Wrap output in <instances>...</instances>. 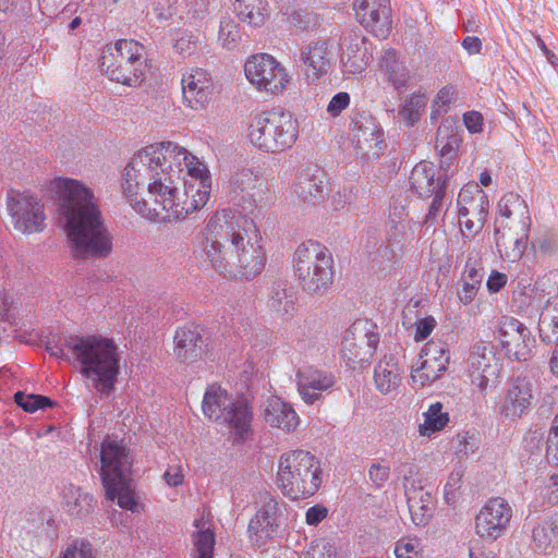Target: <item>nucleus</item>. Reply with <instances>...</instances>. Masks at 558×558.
<instances>
[{
    "label": "nucleus",
    "instance_id": "nucleus-1",
    "mask_svg": "<svg viewBox=\"0 0 558 558\" xmlns=\"http://www.w3.org/2000/svg\"><path fill=\"white\" fill-rule=\"evenodd\" d=\"M205 260L223 277L251 279L266 265L263 238L253 219L231 208L218 210L207 222Z\"/></svg>",
    "mask_w": 558,
    "mask_h": 558
},
{
    "label": "nucleus",
    "instance_id": "nucleus-2",
    "mask_svg": "<svg viewBox=\"0 0 558 558\" xmlns=\"http://www.w3.org/2000/svg\"><path fill=\"white\" fill-rule=\"evenodd\" d=\"M57 214L74 259H104L113 250L110 232L94 191L75 179L56 181Z\"/></svg>",
    "mask_w": 558,
    "mask_h": 558
},
{
    "label": "nucleus",
    "instance_id": "nucleus-3",
    "mask_svg": "<svg viewBox=\"0 0 558 558\" xmlns=\"http://www.w3.org/2000/svg\"><path fill=\"white\" fill-rule=\"evenodd\" d=\"M166 142L149 145L136 153L126 165L122 191L130 206L155 221L171 222L175 184L168 171Z\"/></svg>",
    "mask_w": 558,
    "mask_h": 558
},
{
    "label": "nucleus",
    "instance_id": "nucleus-4",
    "mask_svg": "<svg viewBox=\"0 0 558 558\" xmlns=\"http://www.w3.org/2000/svg\"><path fill=\"white\" fill-rule=\"evenodd\" d=\"M168 171L174 175L175 193L171 222L185 219L203 208L210 196L211 175L206 163L186 148L166 142Z\"/></svg>",
    "mask_w": 558,
    "mask_h": 558
},
{
    "label": "nucleus",
    "instance_id": "nucleus-5",
    "mask_svg": "<svg viewBox=\"0 0 558 558\" xmlns=\"http://www.w3.org/2000/svg\"><path fill=\"white\" fill-rule=\"evenodd\" d=\"M65 348L80 374L101 395H110L120 373V353L113 339L101 335L69 336Z\"/></svg>",
    "mask_w": 558,
    "mask_h": 558
},
{
    "label": "nucleus",
    "instance_id": "nucleus-6",
    "mask_svg": "<svg viewBox=\"0 0 558 558\" xmlns=\"http://www.w3.org/2000/svg\"><path fill=\"white\" fill-rule=\"evenodd\" d=\"M100 461V475L108 499H117L121 508L134 511L137 504L131 480L132 462L125 447L121 441L105 439L101 444Z\"/></svg>",
    "mask_w": 558,
    "mask_h": 558
},
{
    "label": "nucleus",
    "instance_id": "nucleus-7",
    "mask_svg": "<svg viewBox=\"0 0 558 558\" xmlns=\"http://www.w3.org/2000/svg\"><path fill=\"white\" fill-rule=\"evenodd\" d=\"M319 460L306 450H292L279 459L277 484L284 496L300 499L313 496L322 484Z\"/></svg>",
    "mask_w": 558,
    "mask_h": 558
},
{
    "label": "nucleus",
    "instance_id": "nucleus-8",
    "mask_svg": "<svg viewBox=\"0 0 558 558\" xmlns=\"http://www.w3.org/2000/svg\"><path fill=\"white\" fill-rule=\"evenodd\" d=\"M299 135V123L283 109L263 111L251 120L247 129L250 143L263 153L278 154L293 146Z\"/></svg>",
    "mask_w": 558,
    "mask_h": 558
},
{
    "label": "nucleus",
    "instance_id": "nucleus-9",
    "mask_svg": "<svg viewBox=\"0 0 558 558\" xmlns=\"http://www.w3.org/2000/svg\"><path fill=\"white\" fill-rule=\"evenodd\" d=\"M145 47L133 39H119L107 45L100 57V69L110 81L136 87L146 73Z\"/></svg>",
    "mask_w": 558,
    "mask_h": 558
},
{
    "label": "nucleus",
    "instance_id": "nucleus-10",
    "mask_svg": "<svg viewBox=\"0 0 558 558\" xmlns=\"http://www.w3.org/2000/svg\"><path fill=\"white\" fill-rule=\"evenodd\" d=\"M294 271L304 291L323 294L332 283V255L325 245L316 241L303 242L294 253Z\"/></svg>",
    "mask_w": 558,
    "mask_h": 558
},
{
    "label": "nucleus",
    "instance_id": "nucleus-11",
    "mask_svg": "<svg viewBox=\"0 0 558 558\" xmlns=\"http://www.w3.org/2000/svg\"><path fill=\"white\" fill-rule=\"evenodd\" d=\"M203 412L216 423L227 425L236 439H245L251 432L252 411L247 404L217 385L206 389Z\"/></svg>",
    "mask_w": 558,
    "mask_h": 558
},
{
    "label": "nucleus",
    "instance_id": "nucleus-12",
    "mask_svg": "<svg viewBox=\"0 0 558 558\" xmlns=\"http://www.w3.org/2000/svg\"><path fill=\"white\" fill-rule=\"evenodd\" d=\"M231 199L248 213L270 206L275 202L271 182L258 169L236 170L229 181Z\"/></svg>",
    "mask_w": 558,
    "mask_h": 558
},
{
    "label": "nucleus",
    "instance_id": "nucleus-13",
    "mask_svg": "<svg viewBox=\"0 0 558 558\" xmlns=\"http://www.w3.org/2000/svg\"><path fill=\"white\" fill-rule=\"evenodd\" d=\"M379 343L375 324L367 319L355 320L344 332L341 355L351 368L368 364Z\"/></svg>",
    "mask_w": 558,
    "mask_h": 558
},
{
    "label": "nucleus",
    "instance_id": "nucleus-14",
    "mask_svg": "<svg viewBox=\"0 0 558 558\" xmlns=\"http://www.w3.org/2000/svg\"><path fill=\"white\" fill-rule=\"evenodd\" d=\"M7 207L17 231L31 234L45 229L44 203L29 192L10 190L7 194Z\"/></svg>",
    "mask_w": 558,
    "mask_h": 558
},
{
    "label": "nucleus",
    "instance_id": "nucleus-15",
    "mask_svg": "<svg viewBox=\"0 0 558 558\" xmlns=\"http://www.w3.org/2000/svg\"><path fill=\"white\" fill-rule=\"evenodd\" d=\"M280 502L269 493H263L257 500V510L247 525V539L254 547H265L278 533Z\"/></svg>",
    "mask_w": 558,
    "mask_h": 558
},
{
    "label": "nucleus",
    "instance_id": "nucleus-16",
    "mask_svg": "<svg viewBox=\"0 0 558 558\" xmlns=\"http://www.w3.org/2000/svg\"><path fill=\"white\" fill-rule=\"evenodd\" d=\"M246 78L259 90L280 93L289 83L286 69L268 53L254 54L244 64Z\"/></svg>",
    "mask_w": 558,
    "mask_h": 558
},
{
    "label": "nucleus",
    "instance_id": "nucleus-17",
    "mask_svg": "<svg viewBox=\"0 0 558 558\" xmlns=\"http://www.w3.org/2000/svg\"><path fill=\"white\" fill-rule=\"evenodd\" d=\"M351 133L352 144L361 158L372 160L384 153V132L372 114L365 111L355 113L351 121Z\"/></svg>",
    "mask_w": 558,
    "mask_h": 558
},
{
    "label": "nucleus",
    "instance_id": "nucleus-18",
    "mask_svg": "<svg viewBox=\"0 0 558 558\" xmlns=\"http://www.w3.org/2000/svg\"><path fill=\"white\" fill-rule=\"evenodd\" d=\"M501 371V363L496 357L494 348L487 343L475 344L468 357V373L471 384L484 393L495 387Z\"/></svg>",
    "mask_w": 558,
    "mask_h": 558
},
{
    "label": "nucleus",
    "instance_id": "nucleus-19",
    "mask_svg": "<svg viewBox=\"0 0 558 558\" xmlns=\"http://www.w3.org/2000/svg\"><path fill=\"white\" fill-rule=\"evenodd\" d=\"M512 508L500 497L488 499L475 515V533L484 539L496 541L510 525Z\"/></svg>",
    "mask_w": 558,
    "mask_h": 558
},
{
    "label": "nucleus",
    "instance_id": "nucleus-20",
    "mask_svg": "<svg viewBox=\"0 0 558 558\" xmlns=\"http://www.w3.org/2000/svg\"><path fill=\"white\" fill-rule=\"evenodd\" d=\"M497 338L509 357L526 361L535 345L530 329L511 316H502L498 322Z\"/></svg>",
    "mask_w": 558,
    "mask_h": 558
},
{
    "label": "nucleus",
    "instance_id": "nucleus-21",
    "mask_svg": "<svg viewBox=\"0 0 558 558\" xmlns=\"http://www.w3.org/2000/svg\"><path fill=\"white\" fill-rule=\"evenodd\" d=\"M450 353L447 343L428 341L421 351L417 366L412 369L411 379L414 385L424 387L437 380L447 371Z\"/></svg>",
    "mask_w": 558,
    "mask_h": 558
},
{
    "label": "nucleus",
    "instance_id": "nucleus-22",
    "mask_svg": "<svg viewBox=\"0 0 558 558\" xmlns=\"http://www.w3.org/2000/svg\"><path fill=\"white\" fill-rule=\"evenodd\" d=\"M340 62L348 74H361L372 59V44L357 28L342 32L339 39Z\"/></svg>",
    "mask_w": 558,
    "mask_h": 558
},
{
    "label": "nucleus",
    "instance_id": "nucleus-23",
    "mask_svg": "<svg viewBox=\"0 0 558 558\" xmlns=\"http://www.w3.org/2000/svg\"><path fill=\"white\" fill-rule=\"evenodd\" d=\"M357 21L374 36L387 38L392 29L390 0H354Z\"/></svg>",
    "mask_w": 558,
    "mask_h": 558
},
{
    "label": "nucleus",
    "instance_id": "nucleus-24",
    "mask_svg": "<svg viewBox=\"0 0 558 558\" xmlns=\"http://www.w3.org/2000/svg\"><path fill=\"white\" fill-rule=\"evenodd\" d=\"M533 383L526 377L513 378L500 401L499 412L505 417H521L532 405Z\"/></svg>",
    "mask_w": 558,
    "mask_h": 558
},
{
    "label": "nucleus",
    "instance_id": "nucleus-25",
    "mask_svg": "<svg viewBox=\"0 0 558 558\" xmlns=\"http://www.w3.org/2000/svg\"><path fill=\"white\" fill-rule=\"evenodd\" d=\"M183 104L193 110L204 109L211 95V80L202 69H191L181 78Z\"/></svg>",
    "mask_w": 558,
    "mask_h": 558
},
{
    "label": "nucleus",
    "instance_id": "nucleus-26",
    "mask_svg": "<svg viewBox=\"0 0 558 558\" xmlns=\"http://www.w3.org/2000/svg\"><path fill=\"white\" fill-rule=\"evenodd\" d=\"M295 378L298 391L307 404H314L322 398L324 391L329 390L336 384V377L332 373L313 366L300 368Z\"/></svg>",
    "mask_w": 558,
    "mask_h": 558
},
{
    "label": "nucleus",
    "instance_id": "nucleus-27",
    "mask_svg": "<svg viewBox=\"0 0 558 558\" xmlns=\"http://www.w3.org/2000/svg\"><path fill=\"white\" fill-rule=\"evenodd\" d=\"M173 353L183 363H193L201 359L205 352L203 329L193 324L179 327L173 336Z\"/></svg>",
    "mask_w": 558,
    "mask_h": 558
},
{
    "label": "nucleus",
    "instance_id": "nucleus-28",
    "mask_svg": "<svg viewBox=\"0 0 558 558\" xmlns=\"http://www.w3.org/2000/svg\"><path fill=\"white\" fill-rule=\"evenodd\" d=\"M294 193L305 205L315 206L324 202L327 197L324 170L317 166L303 169L294 183Z\"/></svg>",
    "mask_w": 558,
    "mask_h": 558
},
{
    "label": "nucleus",
    "instance_id": "nucleus-29",
    "mask_svg": "<svg viewBox=\"0 0 558 558\" xmlns=\"http://www.w3.org/2000/svg\"><path fill=\"white\" fill-rule=\"evenodd\" d=\"M300 60L308 82H316L331 68L332 52L327 40L310 43L301 49Z\"/></svg>",
    "mask_w": 558,
    "mask_h": 558
},
{
    "label": "nucleus",
    "instance_id": "nucleus-30",
    "mask_svg": "<svg viewBox=\"0 0 558 558\" xmlns=\"http://www.w3.org/2000/svg\"><path fill=\"white\" fill-rule=\"evenodd\" d=\"M410 183L422 198H429L446 191V179L437 174L435 166L429 161H421L412 169Z\"/></svg>",
    "mask_w": 558,
    "mask_h": 558
},
{
    "label": "nucleus",
    "instance_id": "nucleus-31",
    "mask_svg": "<svg viewBox=\"0 0 558 558\" xmlns=\"http://www.w3.org/2000/svg\"><path fill=\"white\" fill-rule=\"evenodd\" d=\"M267 307L276 317L291 319L298 310L293 287L282 281L275 282L268 294Z\"/></svg>",
    "mask_w": 558,
    "mask_h": 558
},
{
    "label": "nucleus",
    "instance_id": "nucleus-32",
    "mask_svg": "<svg viewBox=\"0 0 558 558\" xmlns=\"http://www.w3.org/2000/svg\"><path fill=\"white\" fill-rule=\"evenodd\" d=\"M374 384L383 395L395 392L401 384V369L398 360L392 354H385L374 367Z\"/></svg>",
    "mask_w": 558,
    "mask_h": 558
},
{
    "label": "nucleus",
    "instance_id": "nucleus-33",
    "mask_svg": "<svg viewBox=\"0 0 558 558\" xmlns=\"http://www.w3.org/2000/svg\"><path fill=\"white\" fill-rule=\"evenodd\" d=\"M264 417L270 426L281 428L286 432L294 430L300 422L291 404L282 401L278 397L268 399Z\"/></svg>",
    "mask_w": 558,
    "mask_h": 558
},
{
    "label": "nucleus",
    "instance_id": "nucleus-34",
    "mask_svg": "<svg viewBox=\"0 0 558 558\" xmlns=\"http://www.w3.org/2000/svg\"><path fill=\"white\" fill-rule=\"evenodd\" d=\"M380 66L384 75L392 84L398 94L403 93L413 85V76L408 66L399 60L396 50L388 49L385 51Z\"/></svg>",
    "mask_w": 558,
    "mask_h": 558
},
{
    "label": "nucleus",
    "instance_id": "nucleus-35",
    "mask_svg": "<svg viewBox=\"0 0 558 558\" xmlns=\"http://www.w3.org/2000/svg\"><path fill=\"white\" fill-rule=\"evenodd\" d=\"M405 497L413 522L416 525H425L434 512L433 495L422 486L405 493Z\"/></svg>",
    "mask_w": 558,
    "mask_h": 558
},
{
    "label": "nucleus",
    "instance_id": "nucleus-36",
    "mask_svg": "<svg viewBox=\"0 0 558 558\" xmlns=\"http://www.w3.org/2000/svg\"><path fill=\"white\" fill-rule=\"evenodd\" d=\"M62 508L72 517L83 518L94 508V498L87 493H82L81 488L66 484L61 492Z\"/></svg>",
    "mask_w": 558,
    "mask_h": 558
},
{
    "label": "nucleus",
    "instance_id": "nucleus-37",
    "mask_svg": "<svg viewBox=\"0 0 558 558\" xmlns=\"http://www.w3.org/2000/svg\"><path fill=\"white\" fill-rule=\"evenodd\" d=\"M417 222L413 220H395L390 218L389 229L387 234V248L392 254H398L404 251V248L414 239L415 228Z\"/></svg>",
    "mask_w": 558,
    "mask_h": 558
},
{
    "label": "nucleus",
    "instance_id": "nucleus-38",
    "mask_svg": "<svg viewBox=\"0 0 558 558\" xmlns=\"http://www.w3.org/2000/svg\"><path fill=\"white\" fill-rule=\"evenodd\" d=\"M238 17L251 26H262L268 17L267 0H233Z\"/></svg>",
    "mask_w": 558,
    "mask_h": 558
},
{
    "label": "nucleus",
    "instance_id": "nucleus-39",
    "mask_svg": "<svg viewBox=\"0 0 558 558\" xmlns=\"http://www.w3.org/2000/svg\"><path fill=\"white\" fill-rule=\"evenodd\" d=\"M537 317L542 340L551 342L554 338H558V295L547 300Z\"/></svg>",
    "mask_w": 558,
    "mask_h": 558
},
{
    "label": "nucleus",
    "instance_id": "nucleus-40",
    "mask_svg": "<svg viewBox=\"0 0 558 558\" xmlns=\"http://www.w3.org/2000/svg\"><path fill=\"white\" fill-rule=\"evenodd\" d=\"M534 547L548 554L558 547V521L544 520L532 529Z\"/></svg>",
    "mask_w": 558,
    "mask_h": 558
},
{
    "label": "nucleus",
    "instance_id": "nucleus-41",
    "mask_svg": "<svg viewBox=\"0 0 558 558\" xmlns=\"http://www.w3.org/2000/svg\"><path fill=\"white\" fill-rule=\"evenodd\" d=\"M461 137L449 120H446L438 128L436 133V149L439 151L441 161L451 160L460 146Z\"/></svg>",
    "mask_w": 558,
    "mask_h": 558
},
{
    "label": "nucleus",
    "instance_id": "nucleus-42",
    "mask_svg": "<svg viewBox=\"0 0 558 558\" xmlns=\"http://www.w3.org/2000/svg\"><path fill=\"white\" fill-rule=\"evenodd\" d=\"M428 98L425 93L417 90L405 97L399 105L398 113L408 126L416 124L425 111Z\"/></svg>",
    "mask_w": 558,
    "mask_h": 558
},
{
    "label": "nucleus",
    "instance_id": "nucleus-43",
    "mask_svg": "<svg viewBox=\"0 0 558 558\" xmlns=\"http://www.w3.org/2000/svg\"><path fill=\"white\" fill-rule=\"evenodd\" d=\"M488 213V207L473 204L471 208L462 207L459 209V225L461 232L468 236L477 234L484 227Z\"/></svg>",
    "mask_w": 558,
    "mask_h": 558
},
{
    "label": "nucleus",
    "instance_id": "nucleus-44",
    "mask_svg": "<svg viewBox=\"0 0 558 558\" xmlns=\"http://www.w3.org/2000/svg\"><path fill=\"white\" fill-rule=\"evenodd\" d=\"M196 532L193 534V558H214L215 533L203 519L194 521Z\"/></svg>",
    "mask_w": 558,
    "mask_h": 558
},
{
    "label": "nucleus",
    "instance_id": "nucleus-45",
    "mask_svg": "<svg viewBox=\"0 0 558 558\" xmlns=\"http://www.w3.org/2000/svg\"><path fill=\"white\" fill-rule=\"evenodd\" d=\"M449 423V413L442 411V403H432L424 413V423L418 426V433L424 437L442 430Z\"/></svg>",
    "mask_w": 558,
    "mask_h": 558
},
{
    "label": "nucleus",
    "instance_id": "nucleus-46",
    "mask_svg": "<svg viewBox=\"0 0 558 558\" xmlns=\"http://www.w3.org/2000/svg\"><path fill=\"white\" fill-rule=\"evenodd\" d=\"M513 305L519 313L529 317H537L541 308V299L537 298L534 289L524 288L513 292Z\"/></svg>",
    "mask_w": 558,
    "mask_h": 558
},
{
    "label": "nucleus",
    "instance_id": "nucleus-47",
    "mask_svg": "<svg viewBox=\"0 0 558 558\" xmlns=\"http://www.w3.org/2000/svg\"><path fill=\"white\" fill-rule=\"evenodd\" d=\"M484 267L482 262L481 248L469 246L466 250V260L461 280H469L482 284L484 279Z\"/></svg>",
    "mask_w": 558,
    "mask_h": 558
},
{
    "label": "nucleus",
    "instance_id": "nucleus-48",
    "mask_svg": "<svg viewBox=\"0 0 558 558\" xmlns=\"http://www.w3.org/2000/svg\"><path fill=\"white\" fill-rule=\"evenodd\" d=\"M240 25L230 16L220 21L218 40L225 49L234 50L241 41Z\"/></svg>",
    "mask_w": 558,
    "mask_h": 558
},
{
    "label": "nucleus",
    "instance_id": "nucleus-49",
    "mask_svg": "<svg viewBox=\"0 0 558 558\" xmlns=\"http://www.w3.org/2000/svg\"><path fill=\"white\" fill-rule=\"evenodd\" d=\"M396 472L401 477L404 494L415 488L422 487V477L420 474V468L412 461H405L398 464Z\"/></svg>",
    "mask_w": 558,
    "mask_h": 558
},
{
    "label": "nucleus",
    "instance_id": "nucleus-50",
    "mask_svg": "<svg viewBox=\"0 0 558 558\" xmlns=\"http://www.w3.org/2000/svg\"><path fill=\"white\" fill-rule=\"evenodd\" d=\"M463 476L464 470L462 466L454 468L449 474L444 487V499L447 505L452 506L458 501Z\"/></svg>",
    "mask_w": 558,
    "mask_h": 558
},
{
    "label": "nucleus",
    "instance_id": "nucleus-51",
    "mask_svg": "<svg viewBox=\"0 0 558 558\" xmlns=\"http://www.w3.org/2000/svg\"><path fill=\"white\" fill-rule=\"evenodd\" d=\"M14 401L24 411L29 413H34L39 409L51 408L53 405V401L48 397L40 395H25L22 391H17L14 395Z\"/></svg>",
    "mask_w": 558,
    "mask_h": 558
},
{
    "label": "nucleus",
    "instance_id": "nucleus-52",
    "mask_svg": "<svg viewBox=\"0 0 558 558\" xmlns=\"http://www.w3.org/2000/svg\"><path fill=\"white\" fill-rule=\"evenodd\" d=\"M397 558H424V546L416 537H403L396 543Z\"/></svg>",
    "mask_w": 558,
    "mask_h": 558
},
{
    "label": "nucleus",
    "instance_id": "nucleus-53",
    "mask_svg": "<svg viewBox=\"0 0 558 558\" xmlns=\"http://www.w3.org/2000/svg\"><path fill=\"white\" fill-rule=\"evenodd\" d=\"M527 223L524 221L521 228V235L512 236L507 235L505 232L500 234L499 229L496 230V246L501 252L502 248L507 250L509 244H513V255L521 256L523 240L527 236Z\"/></svg>",
    "mask_w": 558,
    "mask_h": 558
},
{
    "label": "nucleus",
    "instance_id": "nucleus-54",
    "mask_svg": "<svg viewBox=\"0 0 558 558\" xmlns=\"http://www.w3.org/2000/svg\"><path fill=\"white\" fill-rule=\"evenodd\" d=\"M299 558H336V549L329 542L319 539L303 550Z\"/></svg>",
    "mask_w": 558,
    "mask_h": 558
},
{
    "label": "nucleus",
    "instance_id": "nucleus-55",
    "mask_svg": "<svg viewBox=\"0 0 558 558\" xmlns=\"http://www.w3.org/2000/svg\"><path fill=\"white\" fill-rule=\"evenodd\" d=\"M475 194H473V187H463L458 196L459 209L462 207L471 208L473 204L483 205L488 207V202L482 190L477 186L474 187Z\"/></svg>",
    "mask_w": 558,
    "mask_h": 558
},
{
    "label": "nucleus",
    "instance_id": "nucleus-56",
    "mask_svg": "<svg viewBox=\"0 0 558 558\" xmlns=\"http://www.w3.org/2000/svg\"><path fill=\"white\" fill-rule=\"evenodd\" d=\"M454 87L452 85L444 86L436 95L433 101V110L430 113V119L435 120L437 116L442 112H447V107L453 99Z\"/></svg>",
    "mask_w": 558,
    "mask_h": 558
},
{
    "label": "nucleus",
    "instance_id": "nucleus-57",
    "mask_svg": "<svg viewBox=\"0 0 558 558\" xmlns=\"http://www.w3.org/2000/svg\"><path fill=\"white\" fill-rule=\"evenodd\" d=\"M59 558H95L93 546L86 541H76Z\"/></svg>",
    "mask_w": 558,
    "mask_h": 558
},
{
    "label": "nucleus",
    "instance_id": "nucleus-58",
    "mask_svg": "<svg viewBox=\"0 0 558 558\" xmlns=\"http://www.w3.org/2000/svg\"><path fill=\"white\" fill-rule=\"evenodd\" d=\"M433 197L432 203L428 206L427 214L423 220V225L426 227H432L436 225L439 216L444 213L445 208V193L436 194Z\"/></svg>",
    "mask_w": 558,
    "mask_h": 558
},
{
    "label": "nucleus",
    "instance_id": "nucleus-59",
    "mask_svg": "<svg viewBox=\"0 0 558 558\" xmlns=\"http://www.w3.org/2000/svg\"><path fill=\"white\" fill-rule=\"evenodd\" d=\"M389 476L390 465L388 463L376 462L371 464L368 469V477L376 487H383L389 480Z\"/></svg>",
    "mask_w": 558,
    "mask_h": 558
},
{
    "label": "nucleus",
    "instance_id": "nucleus-60",
    "mask_svg": "<svg viewBox=\"0 0 558 558\" xmlns=\"http://www.w3.org/2000/svg\"><path fill=\"white\" fill-rule=\"evenodd\" d=\"M173 48L183 57L191 56L197 48V38L187 32H182L175 39Z\"/></svg>",
    "mask_w": 558,
    "mask_h": 558
},
{
    "label": "nucleus",
    "instance_id": "nucleus-61",
    "mask_svg": "<svg viewBox=\"0 0 558 558\" xmlns=\"http://www.w3.org/2000/svg\"><path fill=\"white\" fill-rule=\"evenodd\" d=\"M546 457L548 461L558 463V413L553 420L547 437Z\"/></svg>",
    "mask_w": 558,
    "mask_h": 558
},
{
    "label": "nucleus",
    "instance_id": "nucleus-62",
    "mask_svg": "<svg viewBox=\"0 0 558 558\" xmlns=\"http://www.w3.org/2000/svg\"><path fill=\"white\" fill-rule=\"evenodd\" d=\"M351 102V97L347 92L337 93L329 101L327 106V113L336 118L345 110Z\"/></svg>",
    "mask_w": 558,
    "mask_h": 558
},
{
    "label": "nucleus",
    "instance_id": "nucleus-63",
    "mask_svg": "<svg viewBox=\"0 0 558 558\" xmlns=\"http://www.w3.org/2000/svg\"><path fill=\"white\" fill-rule=\"evenodd\" d=\"M471 436L469 433H459L452 438L451 444L454 449L456 456L461 460L469 456L470 451H474L473 445L470 441Z\"/></svg>",
    "mask_w": 558,
    "mask_h": 558
},
{
    "label": "nucleus",
    "instance_id": "nucleus-64",
    "mask_svg": "<svg viewBox=\"0 0 558 558\" xmlns=\"http://www.w3.org/2000/svg\"><path fill=\"white\" fill-rule=\"evenodd\" d=\"M162 478L169 487H178L182 485L184 481L183 469L180 464L168 465Z\"/></svg>",
    "mask_w": 558,
    "mask_h": 558
}]
</instances>
